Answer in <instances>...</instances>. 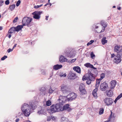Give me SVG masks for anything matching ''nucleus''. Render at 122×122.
Wrapping results in <instances>:
<instances>
[{
	"label": "nucleus",
	"instance_id": "obj_1",
	"mask_svg": "<svg viewBox=\"0 0 122 122\" xmlns=\"http://www.w3.org/2000/svg\"><path fill=\"white\" fill-rule=\"evenodd\" d=\"M30 105L26 103H24L21 107V110L23 114L26 117H28L30 115L31 111L35 108V106L34 102L30 103Z\"/></svg>",
	"mask_w": 122,
	"mask_h": 122
},
{
	"label": "nucleus",
	"instance_id": "obj_2",
	"mask_svg": "<svg viewBox=\"0 0 122 122\" xmlns=\"http://www.w3.org/2000/svg\"><path fill=\"white\" fill-rule=\"evenodd\" d=\"M97 74L98 72L96 70L91 69L89 70L88 73L86 74L85 76L83 77L82 80L83 81L85 80H88V79L94 81L95 80V77H96Z\"/></svg>",
	"mask_w": 122,
	"mask_h": 122
},
{
	"label": "nucleus",
	"instance_id": "obj_3",
	"mask_svg": "<svg viewBox=\"0 0 122 122\" xmlns=\"http://www.w3.org/2000/svg\"><path fill=\"white\" fill-rule=\"evenodd\" d=\"M32 19L30 17H24L22 21V23L23 26L27 25L29 26L30 23L32 20Z\"/></svg>",
	"mask_w": 122,
	"mask_h": 122
},
{
	"label": "nucleus",
	"instance_id": "obj_4",
	"mask_svg": "<svg viewBox=\"0 0 122 122\" xmlns=\"http://www.w3.org/2000/svg\"><path fill=\"white\" fill-rule=\"evenodd\" d=\"M67 96H62L60 95L59 97V99L58 101L59 102V106L60 107L63 105V104L65 103L67 101Z\"/></svg>",
	"mask_w": 122,
	"mask_h": 122
},
{
	"label": "nucleus",
	"instance_id": "obj_5",
	"mask_svg": "<svg viewBox=\"0 0 122 122\" xmlns=\"http://www.w3.org/2000/svg\"><path fill=\"white\" fill-rule=\"evenodd\" d=\"M67 100L68 101H71L74 100L76 97L77 95L74 93H72L67 96Z\"/></svg>",
	"mask_w": 122,
	"mask_h": 122
},
{
	"label": "nucleus",
	"instance_id": "obj_6",
	"mask_svg": "<svg viewBox=\"0 0 122 122\" xmlns=\"http://www.w3.org/2000/svg\"><path fill=\"white\" fill-rule=\"evenodd\" d=\"M79 89L80 91V95H83L86 93V92L85 89V86L83 83H81L80 84Z\"/></svg>",
	"mask_w": 122,
	"mask_h": 122
},
{
	"label": "nucleus",
	"instance_id": "obj_7",
	"mask_svg": "<svg viewBox=\"0 0 122 122\" xmlns=\"http://www.w3.org/2000/svg\"><path fill=\"white\" fill-rule=\"evenodd\" d=\"M60 107L57 106V105L55 106L52 105L50 107V110L52 113L58 112L59 110H60Z\"/></svg>",
	"mask_w": 122,
	"mask_h": 122
},
{
	"label": "nucleus",
	"instance_id": "obj_8",
	"mask_svg": "<svg viewBox=\"0 0 122 122\" xmlns=\"http://www.w3.org/2000/svg\"><path fill=\"white\" fill-rule=\"evenodd\" d=\"M42 11H35L32 13L33 15V18L35 19H39L41 17L40 15L42 13Z\"/></svg>",
	"mask_w": 122,
	"mask_h": 122
},
{
	"label": "nucleus",
	"instance_id": "obj_9",
	"mask_svg": "<svg viewBox=\"0 0 122 122\" xmlns=\"http://www.w3.org/2000/svg\"><path fill=\"white\" fill-rule=\"evenodd\" d=\"M113 101L112 99L108 97L106 98L104 100V102L108 106L112 104Z\"/></svg>",
	"mask_w": 122,
	"mask_h": 122
},
{
	"label": "nucleus",
	"instance_id": "obj_10",
	"mask_svg": "<svg viewBox=\"0 0 122 122\" xmlns=\"http://www.w3.org/2000/svg\"><path fill=\"white\" fill-rule=\"evenodd\" d=\"M108 87L107 83L105 82H104L101 84L100 89L101 91H103L106 90Z\"/></svg>",
	"mask_w": 122,
	"mask_h": 122
},
{
	"label": "nucleus",
	"instance_id": "obj_11",
	"mask_svg": "<svg viewBox=\"0 0 122 122\" xmlns=\"http://www.w3.org/2000/svg\"><path fill=\"white\" fill-rule=\"evenodd\" d=\"M69 105L68 104H67L64 106L62 108V109L61 108L60 106V110L62 111L64 110H66L68 112H70L72 109L69 107Z\"/></svg>",
	"mask_w": 122,
	"mask_h": 122
},
{
	"label": "nucleus",
	"instance_id": "obj_12",
	"mask_svg": "<svg viewBox=\"0 0 122 122\" xmlns=\"http://www.w3.org/2000/svg\"><path fill=\"white\" fill-rule=\"evenodd\" d=\"M65 55L70 58L73 57L75 55V53L72 51H68L66 53L65 52Z\"/></svg>",
	"mask_w": 122,
	"mask_h": 122
},
{
	"label": "nucleus",
	"instance_id": "obj_13",
	"mask_svg": "<svg viewBox=\"0 0 122 122\" xmlns=\"http://www.w3.org/2000/svg\"><path fill=\"white\" fill-rule=\"evenodd\" d=\"M61 90L63 93H66L68 92V88L66 85H62L61 86Z\"/></svg>",
	"mask_w": 122,
	"mask_h": 122
},
{
	"label": "nucleus",
	"instance_id": "obj_14",
	"mask_svg": "<svg viewBox=\"0 0 122 122\" xmlns=\"http://www.w3.org/2000/svg\"><path fill=\"white\" fill-rule=\"evenodd\" d=\"M114 50L115 52H116L118 53L122 51V46H115L114 48Z\"/></svg>",
	"mask_w": 122,
	"mask_h": 122
},
{
	"label": "nucleus",
	"instance_id": "obj_15",
	"mask_svg": "<svg viewBox=\"0 0 122 122\" xmlns=\"http://www.w3.org/2000/svg\"><path fill=\"white\" fill-rule=\"evenodd\" d=\"M119 56L118 55H117L115 56L114 58V61L117 63H118L120 62L121 61V58L119 57Z\"/></svg>",
	"mask_w": 122,
	"mask_h": 122
},
{
	"label": "nucleus",
	"instance_id": "obj_16",
	"mask_svg": "<svg viewBox=\"0 0 122 122\" xmlns=\"http://www.w3.org/2000/svg\"><path fill=\"white\" fill-rule=\"evenodd\" d=\"M84 66L87 68H90L92 69L96 70L97 68L93 66V65L90 63H87L84 65Z\"/></svg>",
	"mask_w": 122,
	"mask_h": 122
},
{
	"label": "nucleus",
	"instance_id": "obj_17",
	"mask_svg": "<svg viewBox=\"0 0 122 122\" xmlns=\"http://www.w3.org/2000/svg\"><path fill=\"white\" fill-rule=\"evenodd\" d=\"M69 78L71 79H74L76 78V75L74 73L70 72L69 75Z\"/></svg>",
	"mask_w": 122,
	"mask_h": 122
},
{
	"label": "nucleus",
	"instance_id": "obj_18",
	"mask_svg": "<svg viewBox=\"0 0 122 122\" xmlns=\"http://www.w3.org/2000/svg\"><path fill=\"white\" fill-rule=\"evenodd\" d=\"M97 88H96L95 89H94L92 92V94L94 98H96L97 97Z\"/></svg>",
	"mask_w": 122,
	"mask_h": 122
},
{
	"label": "nucleus",
	"instance_id": "obj_19",
	"mask_svg": "<svg viewBox=\"0 0 122 122\" xmlns=\"http://www.w3.org/2000/svg\"><path fill=\"white\" fill-rule=\"evenodd\" d=\"M73 69L77 72L80 73H81L80 68L78 66H75L73 67Z\"/></svg>",
	"mask_w": 122,
	"mask_h": 122
},
{
	"label": "nucleus",
	"instance_id": "obj_20",
	"mask_svg": "<svg viewBox=\"0 0 122 122\" xmlns=\"http://www.w3.org/2000/svg\"><path fill=\"white\" fill-rule=\"evenodd\" d=\"M116 82L115 80H112L111 82V89L114 88L116 85Z\"/></svg>",
	"mask_w": 122,
	"mask_h": 122
},
{
	"label": "nucleus",
	"instance_id": "obj_21",
	"mask_svg": "<svg viewBox=\"0 0 122 122\" xmlns=\"http://www.w3.org/2000/svg\"><path fill=\"white\" fill-rule=\"evenodd\" d=\"M107 96L109 97H111L113 95V92L111 90L107 91L106 92Z\"/></svg>",
	"mask_w": 122,
	"mask_h": 122
},
{
	"label": "nucleus",
	"instance_id": "obj_22",
	"mask_svg": "<svg viewBox=\"0 0 122 122\" xmlns=\"http://www.w3.org/2000/svg\"><path fill=\"white\" fill-rule=\"evenodd\" d=\"M62 67V65L57 64L54 66L53 68L55 70H57L58 69L61 68Z\"/></svg>",
	"mask_w": 122,
	"mask_h": 122
},
{
	"label": "nucleus",
	"instance_id": "obj_23",
	"mask_svg": "<svg viewBox=\"0 0 122 122\" xmlns=\"http://www.w3.org/2000/svg\"><path fill=\"white\" fill-rule=\"evenodd\" d=\"M67 60V59L65 57L63 56H61L59 59L60 61L61 62L64 61H66Z\"/></svg>",
	"mask_w": 122,
	"mask_h": 122
},
{
	"label": "nucleus",
	"instance_id": "obj_24",
	"mask_svg": "<svg viewBox=\"0 0 122 122\" xmlns=\"http://www.w3.org/2000/svg\"><path fill=\"white\" fill-rule=\"evenodd\" d=\"M23 26L22 25H19L16 27H15L16 29L15 31L18 32L19 30H21L22 28H23Z\"/></svg>",
	"mask_w": 122,
	"mask_h": 122
},
{
	"label": "nucleus",
	"instance_id": "obj_25",
	"mask_svg": "<svg viewBox=\"0 0 122 122\" xmlns=\"http://www.w3.org/2000/svg\"><path fill=\"white\" fill-rule=\"evenodd\" d=\"M15 27H11L8 31L9 33L11 34L13 33L15 31Z\"/></svg>",
	"mask_w": 122,
	"mask_h": 122
},
{
	"label": "nucleus",
	"instance_id": "obj_26",
	"mask_svg": "<svg viewBox=\"0 0 122 122\" xmlns=\"http://www.w3.org/2000/svg\"><path fill=\"white\" fill-rule=\"evenodd\" d=\"M101 80L100 79H97L96 80V84L95 86L96 88H97L99 86L100 82Z\"/></svg>",
	"mask_w": 122,
	"mask_h": 122
},
{
	"label": "nucleus",
	"instance_id": "obj_27",
	"mask_svg": "<svg viewBox=\"0 0 122 122\" xmlns=\"http://www.w3.org/2000/svg\"><path fill=\"white\" fill-rule=\"evenodd\" d=\"M101 23L102 25L103 26V28H105L107 26V24L103 20L101 21Z\"/></svg>",
	"mask_w": 122,
	"mask_h": 122
},
{
	"label": "nucleus",
	"instance_id": "obj_28",
	"mask_svg": "<svg viewBox=\"0 0 122 122\" xmlns=\"http://www.w3.org/2000/svg\"><path fill=\"white\" fill-rule=\"evenodd\" d=\"M106 37H104L102 40V42L103 45H104L105 44L107 43V41L106 40Z\"/></svg>",
	"mask_w": 122,
	"mask_h": 122
},
{
	"label": "nucleus",
	"instance_id": "obj_29",
	"mask_svg": "<svg viewBox=\"0 0 122 122\" xmlns=\"http://www.w3.org/2000/svg\"><path fill=\"white\" fill-rule=\"evenodd\" d=\"M45 89L44 87L41 88L40 89V91L41 92L40 93L42 94H45L44 92L45 91Z\"/></svg>",
	"mask_w": 122,
	"mask_h": 122
},
{
	"label": "nucleus",
	"instance_id": "obj_30",
	"mask_svg": "<svg viewBox=\"0 0 122 122\" xmlns=\"http://www.w3.org/2000/svg\"><path fill=\"white\" fill-rule=\"evenodd\" d=\"M15 5H12L9 6V8L10 10L11 11H12L15 8Z\"/></svg>",
	"mask_w": 122,
	"mask_h": 122
},
{
	"label": "nucleus",
	"instance_id": "obj_31",
	"mask_svg": "<svg viewBox=\"0 0 122 122\" xmlns=\"http://www.w3.org/2000/svg\"><path fill=\"white\" fill-rule=\"evenodd\" d=\"M91 58L93 59H94L95 57V55L93 54V53L92 52L91 53Z\"/></svg>",
	"mask_w": 122,
	"mask_h": 122
},
{
	"label": "nucleus",
	"instance_id": "obj_32",
	"mask_svg": "<svg viewBox=\"0 0 122 122\" xmlns=\"http://www.w3.org/2000/svg\"><path fill=\"white\" fill-rule=\"evenodd\" d=\"M51 105V102L50 101L48 100L46 102V105L47 106H49Z\"/></svg>",
	"mask_w": 122,
	"mask_h": 122
},
{
	"label": "nucleus",
	"instance_id": "obj_33",
	"mask_svg": "<svg viewBox=\"0 0 122 122\" xmlns=\"http://www.w3.org/2000/svg\"><path fill=\"white\" fill-rule=\"evenodd\" d=\"M104 109L103 108H101L100 109V110L99 112V114L100 115H101L103 113Z\"/></svg>",
	"mask_w": 122,
	"mask_h": 122
},
{
	"label": "nucleus",
	"instance_id": "obj_34",
	"mask_svg": "<svg viewBox=\"0 0 122 122\" xmlns=\"http://www.w3.org/2000/svg\"><path fill=\"white\" fill-rule=\"evenodd\" d=\"M94 42V41L93 40H91L87 44V46H88L92 44Z\"/></svg>",
	"mask_w": 122,
	"mask_h": 122
},
{
	"label": "nucleus",
	"instance_id": "obj_35",
	"mask_svg": "<svg viewBox=\"0 0 122 122\" xmlns=\"http://www.w3.org/2000/svg\"><path fill=\"white\" fill-rule=\"evenodd\" d=\"M105 77V74L104 73H102L100 75V79L101 80H102L103 78Z\"/></svg>",
	"mask_w": 122,
	"mask_h": 122
},
{
	"label": "nucleus",
	"instance_id": "obj_36",
	"mask_svg": "<svg viewBox=\"0 0 122 122\" xmlns=\"http://www.w3.org/2000/svg\"><path fill=\"white\" fill-rule=\"evenodd\" d=\"M94 81L91 80V79H88V80L86 81V83L88 85L90 84L91 83L92 81Z\"/></svg>",
	"mask_w": 122,
	"mask_h": 122
},
{
	"label": "nucleus",
	"instance_id": "obj_37",
	"mask_svg": "<svg viewBox=\"0 0 122 122\" xmlns=\"http://www.w3.org/2000/svg\"><path fill=\"white\" fill-rule=\"evenodd\" d=\"M122 97V93H121L116 98L118 100L119 99Z\"/></svg>",
	"mask_w": 122,
	"mask_h": 122
},
{
	"label": "nucleus",
	"instance_id": "obj_38",
	"mask_svg": "<svg viewBox=\"0 0 122 122\" xmlns=\"http://www.w3.org/2000/svg\"><path fill=\"white\" fill-rule=\"evenodd\" d=\"M53 90H52L51 87H50L48 91V92L50 93H52L53 92Z\"/></svg>",
	"mask_w": 122,
	"mask_h": 122
},
{
	"label": "nucleus",
	"instance_id": "obj_39",
	"mask_svg": "<svg viewBox=\"0 0 122 122\" xmlns=\"http://www.w3.org/2000/svg\"><path fill=\"white\" fill-rule=\"evenodd\" d=\"M42 5H43L41 4L40 5H37L36 6L35 5L34 6V8H35L37 9V8H39L40 7H41Z\"/></svg>",
	"mask_w": 122,
	"mask_h": 122
},
{
	"label": "nucleus",
	"instance_id": "obj_40",
	"mask_svg": "<svg viewBox=\"0 0 122 122\" xmlns=\"http://www.w3.org/2000/svg\"><path fill=\"white\" fill-rule=\"evenodd\" d=\"M18 17H16L14 19V20L13 21V22L14 23L16 22L17 21V20L18 19Z\"/></svg>",
	"mask_w": 122,
	"mask_h": 122
},
{
	"label": "nucleus",
	"instance_id": "obj_41",
	"mask_svg": "<svg viewBox=\"0 0 122 122\" xmlns=\"http://www.w3.org/2000/svg\"><path fill=\"white\" fill-rule=\"evenodd\" d=\"M20 3V0H18L16 3V6H18Z\"/></svg>",
	"mask_w": 122,
	"mask_h": 122
},
{
	"label": "nucleus",
	"instance_id": "obj_42",
	"mask_svg": "<svg viewBox=\"0 0 122 122\" xmlns=\"http://www.w3.org/2000/svg\"><path fill=\"white\" fill-rule=\"evenodd\" d=\"M7 58V56H4L3 57H2L1 59V60L3 61L5 60L6 58Z\"/></svg>",
	"mask_w": 122,
	"mask_h": 122
},
{
	"label": "nucleus",
	"instance_id": "obj_43",
	"mask_svg": "<svg viewBox=\"0 0 122 122\" xmlns=\"http://www.w3.org/2000/svg\"><path fill=\"white\" fill-rule=\"evenodd\" d=\"M117 55H118L119 56V57L120 58H122V52H121L119 53H118Z\"/></svg>",
	"mask_w": 122,
	"mask_h": 122
},
{
	"label": "nucleus",
	"instance_id": "obj_44",
	"mask_svg": "<svg viewBox=\"0 0 122 122\" xmlns=\"http://www.w3.org/2000/svg\"><path fill=\"white\" fill-rule=\"evenodd\" d=\"M60 76L61 77H65L66 76V74L65 73L64 74H63V73L61 74L60 75Z\"/></svg>",
	"mask_w": 122,
	"mask_h": 122
},
{
	"label": "nucleus",
	"instance_id": "obj_45",
	"mask_svg": "<svg viewBox=\"0 0 122 122\" xmlns=\"http://www.w3.org/2000/svg\"><path fill=\"white\" fill-rule=\"evenodd\" d=\"M10 1L9 0H7L5 1V4L6 5H8L9 4Z\"/></svg>",
	"mask_w": 122,
	"mask_h": 122
},
{
	"label": "nucleus",
	"instance_id": "obj_46",
	"mask_svg": "<svg viewBox=\"0 0 122 122\" xmlns=\"http://www.w3.org/2000/svg\"><path fill=\"white\" fill-rule=\"evenodd\" d=\"M13 49L12 48V49L9 48L8 50H7V51L8 53H9L10 52L12 51H13Z\"/></svg>",
	"mask_w": 122,
	"mask_h": 122
},
{
	"label": "nucleus",
	"instance_id": "obj_47",
	"mask_svg": "<svg viewBox=\"0 0 122 122\" xmlns=\"http://www.w3.org/2000/svg\"><path fill=\"white\" fill-rule=\"evenodd\" d=\"M4 2V1L3 0H0V6H1L2 5V4Z\"/></svg>",
	"mask_w": 122,
	"mask_h": 122
},
{
	"label": "nucleus",
	"instance_id": "obj_48",
	"mask_svg": "<svg viewBox=\"0 0 122 122\" xmlns=\"http://www.w3.org/2000/svg\"><path fill=\"white\" fill-rule=\"evenodd\" d=\"M51 119H52V120L54 121L55 120L56 118L55 117L53 116H51Z\"/></svg>",
	"mask_w": 122,
	"mask_h": 122
},
{
	"label": "nucleus",
	"instance_id": "obj_49",
	"mask_svg": "<svg viewBox=\"0 0 122 122\" xmlns=\"http://www.w3.org/2000/svg\"><path fill=\"white\" fill-rule=\"evenodd\" d=\"M51 119V116L48 117L47 118V121H49Z\"/></svg>",
	"mask_w": 122,
	"mask_h": 122
},
{
	"label": "nucleus",
	"instance_id": "obj_50",
	"mask_svg": "<svg viewBox=\"0 0 122 122\" xmlns=\"http://www.w3.org/2000/svg\"><path fill=\"white\" fill-rule=\"evenodd\" d=\"M76 59H72L71 61V63H72L74 62V61H75L76 60Z\"/></svg>",
	"mask_w": 122,
	"mask_h": 122
},
{
	"label": "nucleus",
	"instance_id": "obj_51",
	"mask_svg": "<svg viewBox=\"0 0 122 122\" xmlns=\"http://www.w3.org/2000/svg\"><path fill=\"white\" fill-rule=\"evenodd\" d=\"M115 56V55L114 54H113L111 55V58H112Z\"/></svg>",
	"mask_w": 122,
	"mask_h": 122
},
{
	"label": "nucleus",
	"instance_id": "obj_52",
	"mask_svg": "<svg viewBox=\"0 0 122 122\" xmlns=\"http://www.w3.org/2000/svg\"><path fill=\"white\" fill-rule=\"evenodd\" d=\"M20 120V119L19 118H17L15 121L16 122H18Z\"/></svg>",
	"mask_w": 122,
	"mask_h": 122
},
{
	"label": "nucleus",
	"instance_id": "obj_53",
	"mask_svg": "<svg viewBox=\"0 0 122 122\" xmlns=\"http://www.w3.org/2000/svg\"><path fill=\"white\" fill-rule=\"evenodd\" d=\"M49 17V16H46V20H48V18Z\"/></svg>",
	"mask_w": 122,
	"mask_h": 122
},
{
	"label": "nucleus",
	"instance_id": "obj_54",
	"mask_svg": "<svg viewBox=\"0 0 122 122\" xmlns=\"http://www.w3.org/2000/svg\"><path fill=\"white\" fill-rule=\"evenodd\" d=\"M16 45H17V44H15L14 45L12 49H13L14 48H15L16 46Z\"/></svg>",
	"mask_w": 122,
	"mask_h": 122
},
{
	"label": "nucleus",
	"instance_id": "obj_55",
	"mask_svg": "<svg viewBox=\"0 0 122 122\" xmlns=\"http://www.w3.org/2000/svg\"><path fill=\"white\" fill-rule=\"evenodd\" d=\"M103 29H102V30L100 32H103L105 30V28H103Z\"/></svg>",
	"mask_w": 122,
	"mask_h": 122
},
{
	"label": "nucleus",
	"instance_id": "obj_56",
	"mask_svg": "<svg viewBox=\"0 0 122 122\" xmlns=\"http://www.w3.org/2000/svg\"><path fill=\"white\" fill-rule=\"evenodd\" d=\"M117 100V99L116 98V99H115V100H114V102H115V103H116V102H117V100Z\"/></svg>",
	"mask_w": 122,
	"mask_h": 122
},
{
	"label": "nucleus",
	"instance_id": "obj_57",
	"mask_svg": "<svg viewBox=\"0 0 122 122\" xmlns=\"http://www.w3.org/2000/svg\"><path fill=\"white\" fill-rule=\"evenodd\" d=\"M3 29V27L1 26L0 27V30H1Z\"/></svg>",
	"mask_w": 122,
	"mask_h": 122
},
{
	"label": "nucleus",
	"instance_id": "obj_58",
	"mask_svg": "<svg viewBox=\"0 0 122 122\" xmlns=\"http://www.w3.org/2000/svg\"><path fill=\"white\" fill-rule=\"evenodd\" d=\"M37 113H38L39 114H41V111H38L37 112Z\"/></svg>",
	"mask_w": 122,
	"mask_h": 122
},
{
	"label": "nucleus",
	"instance_id": "obj_59",
	"mask_svg": "<svg viewBox=\"0 0 122 122\" xmlns=\"http://www.w3.org/2000/svg\"><path fill=\"white\" fill-rule=\"evenodd\" d=\"M121 8V7H118L117 9L118 10H120Z\"/></svg>",
	"mask_w": 122,
	"mask_h": 122
},
{
	"label": "nucleus",
	"instance_id": "obj_60",
	"mask_svg": "<svg viewBox=\"0 0 122 122\" xmlns=\"http://www.w3.org/2000/svg\"><path fill=\"white\" fill-rule=\"evenodd\" d=\"M11 37V36L10 34L8 36V37L10 38Z\"/></svg>",
	"mask_w": 122,
	"mask_h": 122
},
{
	"label": "nucleus",
	"instance_id": "obj_61",
	"mask_svg": "<svg viewBox=\"0 0 122 122\" xmlns=\"http://www.w3.org/2000/svg\"><path fill=\"white\" fill-rule=\"evenodd\" d=\"M98 28V26H97L96 27V29Z\"/></svg>",
	"mask_w": 122,
	"mask_h": 122
},
{
	"label": "nucleus",
	"instance_id": "obj_62",
	"mask_svg": "<svg viewBox=\"0 0 122 122\" xmlns=\"http://www.w3.org/2000/svg\"><path fill=\"white\" fill-rule=\"evenodd\" d=\"M49 3H47L46 4V5H49Z\"/></svg>",
	"mask_w": 122,
	"mask_h": 122
},
{
	"label": "nucleus",
	"instance_id": "obj_63",
	"mask_svg": "<svg viewBox=\"0 0 122 122\" xmlns=\"http://www.w3.org/2000/svg\"><path fill=\"white\" fill-rule=\"evenodd\" d=\"M116 7V6H113V8H115Z\"/></svg>",
	"mask_w": 122,
	"mask_h": 122
},
{
	"label": "nucleus",
	"instance_id": "obj_64",
	"mask_svg": "<svg viewBox=\"0 0 122 122\" xmlns=\"http://www.w3.org/2000/svg\"><path fill=\"white\" fill-rule=\"evenodd\" d=\"M49 5H50V6H51V4L50 3H49Z\"/></svg>",
	"mask_w": 122,
	"mask_h": 122
}]
</instances>
